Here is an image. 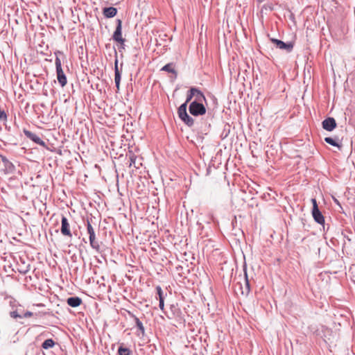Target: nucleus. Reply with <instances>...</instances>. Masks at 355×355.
<instances>
[{
	"instance_id": "6e6552de",
	"label": "nucleus",
	"mask_w": 355,
	"mask_h": 355,
	"mask_svg": "<svg viewBox=\"0 0 355 355\" xmlns=\"http://www.w3.org/2000/svg\"><path fill=\"white\" fill-rule=\"evenodd\" d=\"M311 202L313 205L312 216L314 220L320 225H323L324 223V218L318 208L315 198H312Z\"/></svg>"
},
{
	"instance_id": "a211bd4d",
	"label": "nucleus",
	"mask_w": 355,
	"mask_h": 355,
	"mask_svg": "<svg viewBox=\"0 0 355 355\" xmlns=\"http://www.w3.org/2000/svg\"><path fill=\"white\" fill-rule=\"evenodd\" d=\"M82 302V299L78 296L70 297L67 300V304L73 308L78 307Z\"/></svg>"
},
{
	"instance_id": "0eeeda50",
	"label": "nucleus",
	"mask_w": 355,
	"mask_h": 355,
	"mask_svg": "<svg viewBox=\"0 0 355 355\" xmlns=\"http://www.w3.org/2000/svg\"><path fill=\"white\" fill-rule=\"evenodd\" d=\"M116 23V28L112 35V40L119 44H123V42H125V39L122 37V21L117 19Z\"/></svg>"
},
{
	"instance_id": "4be33fe9",
	"label": "nucleus",
	"mask_w": 355,
	"mask_h": 355,
	"mask_svg": "<svg viewBox=\"0 0 355 355\" xmlns=\"http://www.w3.org/2000/svg\"><path fill=\"white\" fill-rule=\"evenodd\" d=\"M55 342L52 338L45 340L42 344V348L44 349H49L55 346Z\"/></svg>"
},
{
	"instance_id": "b1692460",
	"label": "nucleus",
	"mask_w": 355,
	"mask_h": 355,
	"mask_svg": "<svg viewBox=\"0 0 355 355\" xmlns=\"http://www.w3.org/2000/svg\"><path fill=\"white\" fill-rule=\"evenodd\" d=\"M132 354V351L123 346V344H121L118 349V354L119 355H130Z\"/></svg>"
},
{
	"instance_id": "9d476101",
	"label": "nucleus",
	"mask_w": 355,
	"mask_h": 355,
	"mask_svg": "<svg viewBox=\"0 0 355 355\" xmlns=\"http://www.w3.org/2000/svg\"><path fill=\"white\" fill-rule=\"evenodd\" d=\"M3 166V171L6 174H15L16 172V166L13 162L8 159L7 157H1Z\"/></svg>"
},
{
	"instance_id": "39448f33",
	"label": "nucleus",
	"mask_w": 355,
	"mask_h": 355,
	"mask_svg": "<svg viewBox=\"0 0 355 355\" xmlns=\"http://www.w3.org/2000/svg\"><path fill=\"white\" fill-rule=\"evenodd\" d=\"M178 114L179 118L189 127H191L194 124L193 119L190 116L186 108L185 104H181L180 106L178 109Z\"/></svg>"
},
{
	"instance_id": "cd10ccee",
	"label": "nucleus",
	"mask_w": 355,
	"mask_h": 355,
	"mask_svg": "<svg viewBox=\"0 0 355 355\" xmlns=\"http://www.w3.org/2000/svg\"><path fill=\"white\" fill-rule=\"evenodd\" d=\"M159 307L162 311H164V300H159Z\"/></svg>"
},
{
	"instance_id": "2eb2a0df",
	"label": "nucleus",
	"mask_w": 355,
	"mask_h": 355,
	"mask_svg": "<svg viewBox=\"0 0 355 355\" xmlns=\"http://www.w3.org/2000/svg\"><path fill=\"white\" fill-rule=\"evenodd\" d=\"M143 157H129V159L127 162L129 167L134 166L135 168H139V166L142 165L141 160Z\"/></svg>"
},
{
	"instance_id": "f8f14e48",
	"label": "nucleus",
	"mask_w": 355,
	"mask_h": 355,
	"mask_svg": "<svg viewBox=\"0 0 355 355\" xmlns=\"http://www.w3.org/2000/svg\"><path fill=\"white\" fill-rule=\"evenodd\" d=\"M60 232L61 234L64 236H68L70 238L72 237L69 220L64 216H62Z\"/></svg>"
},
{
	"instance_id": "a878e982",
	"label": "nucleus",
	"mask_w": 355,
	"mask_h": 355,
	"mask_svg": "<svg viewBox=\"0 0 355 355\" xmlns=\"http://www.w3.org/2000/svg\"><path fill=\"white\" fill-rule=\"evenodd\" d=\"M324 141L326 143H327L331 146H338V144L337 141H336V139L332 137H325Z\"/></svg>"
},
{
	"instance_id": "4468645a",
	"label": "nucleus",
	"mask_w": 355,
	"mask_h": 355,
	"mask_svg": "<svg viewBox=\"0 0 355 355\" xmlns=\"http://www.w3.org/2000/svg\"><path fill=\"white\" fill-rule=\"evenodd\" d=\"M336 125V121L333 117H327L322 122V128L329 132L334 130Z\"/></svg>"
},
{
	"instance_id": "6ab92c4d",
	"label": "nucleus",
	"mask_w": 355,
	"mask_h": 355,
	"mask_svg": "<svg viewBox=\"0 0 355 355\" xmlns=\"http://www.w3.org/2000/svg\"><path fill=\"white\" fill-rule=\"evenodd\" d=\"M129 315L133 318V320L135 322V326L138 329V330L140 331V333L142 335H144L145 329L143 325V323L140 321L139 318H137L135 315H134L133 313H131L130 312H129Z\"/></svg>"
},
{
	"instance_id": "f03ea898",
	"label": "nucleus",
	"mask_w": 355,
	"mask_h": 355,
	"mask_svg": "<svg viewBox=\"0 0 355 355\" xmlns=\"http://www.w3.org/2000/svg\"><path fill=\"white\" fill-rule=\"evenodd\" d=\"M54 54L55 55V64L57 79L60 86L64 87L67 83V79L62 70L61 60L60 58V55H64V53L60 51H56Z\"/></svg>"
},
{
	"instance_id": "423d86ee",
	"label": "nucleus",
	"mask_w": 355,
	"mask_h": 355,
	"mask_svg": "<svg viewBox=\"0 0 355 355\" xmlns=\"http://www.w3.org/2000/svg\"><path fill=\"white\" fill-rule=\"evenodd\" d=\"M189 111L191 115L198 116L206 113V107L201 102L192 101L189 106Z\"/></svg>"
},
{
	"instance_id": "f3484780",
	"label": "nucleus",
	"mask_w": 355,
	"mask_h": 355,
	"mask_svg": "<svg viewBox=\"0 0 355 355\" xmlns=\"http://www.w3.org/2000/svg\"><path fill=\"white\" fill-rule=\"evenodd\" d=\"M117 8L113 6L105 7L103 9V14L106 18H112L117 14Z\"/></svg>"
},
{
	"instance_id": "20e7f679",
	"label": "nucleus",
	"mask_w": 355,
	"mask_h": 355,
	"mask_svg": "<svg viewBox=\"0 0 355 355\" xmlns=\"http://www.w3.org/2000/svg\"><path fill=\"white\" fill-rule=\"evenodd\" d=\"M5 300H8L9 306L12 309L9 313L10 317L13 319H17L18 317H20L19 314L21 313V311L24 306L21 304H20L19 302L12 296L6 297Z\"/></svg>"
},
{
	"instance_id": "7ed1b4c3",
	"label": "nucleus",
	"mask_w": 355,
	"mask_h": 355,
	"mask_svg": "<svg viewBox=\"0 0 355 355\" xmlns=\"http://www.w3.org/2000/svg\"><path fill=\"white\" fill-rule=\"evenodd\" d=\"M87 232L89 234V244L90 246L93 250H94L96 252L100 253L101 252V247L99 243V241L96 238V234L94 232V229L92 227L90 221L89 219L87 220Z\"/></svg>"
},
{
	"instance_id": "c85d7f7f",
	"label": "nucleus",
	"mask_w": 355,
	"mask_h": 355,
	"mask_svg": "<svg viewBox=\"0 0 355 355\" xmlns=\"http://www.w3.org/2000/svg\"><path fill=\"white\" fill-rule=\"evenodd\" d=\"M125 49V42H123V44H119V49L121 51V49Z\"/></svg>"
},
{
	"instance_id": "f257e3e1",
	"label": "nucleus",
	"mask_w": 355,
	"mask_h": 355,
	"mask_svg": "<svg viewBox=\"0 0 355 355\" xmlns=\"http://www.w3.org/2000/svg\"><path fill=\"white\" fill-rule=\"evenodd\" d=\"M24 133L27 138L40 146V150L44 154H48L50 152H53V150L51 149L49 146H51L52 148L53 147L49 143L48 139L46 140V142H45L38 135L26 129L24 130Z\"/></svg>"
},
{
	"instance_id": "412c9836",
	"label": "nucleus",
	"mask_w": 355,
	"mask_h": 355,
	"mask_svg": "<svg viewBox=\"0 0 355 355\" xmlns=\"http://www.w3.org/2000/svg\"><path fill=\"white\" fill-rule=\"evenodd\" d=\"M194 97H195V100L193 101L201 102V103H202L203 101L206 102V98H205L204 94L202 92L201 90H200L197 87H196V91L195 92Z\"/></svg>"
},
{
	"instance_id": "bb28decb",
	"label": "nucleus",
	"mask_w": 355,
	"mask_h": 355,
	"mask_svg": "<svg viewBox=\"0 0 355 355\" xmlns=\"http://www.w3.org/2000/svg\"><path fill=\"white\" fill-rule=\"evenodd\" d=\"M156 291H157V295H158L159 300H164L163 291H162L161 286H157L156 287Z\"/></svg>"
},
{
	"instance_id": "9b49d317",
	"label": "nucleus",
	"mask_w": 355,
	"mask_h": 355,
	"mask_svg": "<svg viewBox=\"0 0 355 355\" xmlns=\"http://www.w3.org/2000/svg\"><path fill=\"white\" fill-rule=\"evenodd\" d=\"M114 54H115V60H114V83L115 86L117 90H119L120 83L121 79V71L119 69L118 66V58H117V52L116 49L114 48Z\"/></svg>"
},
{
	"instance_id": "1a4fd4ad",
	"label": "nucleus",
	"mask_w": 355,
	"mask_h": 355,
	"mask_svg": "<svg viewBox=\"0 0 355 355\" xmlns=\"http://www.w3.org/2000/svg\"><path fill=\"white\" fill-rule=\"evenodd\" d=\"M270 40L277 48L285 50L288 53L291 52L293 49L294 43L293 42H284L276 38H270Z\"/></svg>"
},
{
	"instance_id": "ddd939ff",
	"label": "nucleus",
	"mask_w": 355,
	"mask_h": 355,
	"mask_svg": "<svg viewBox=\"0 0 355 355\" xmlns=\"http://www.w3.org/2000/svg\"><path fill=\"white\" fill-rule=\"evenodd\" d=\"M209 164L207 168V173L209 174L211 171V168L216 169L222 164L221 157H211V159L208 160Z\"/></svg>"
},
{
	"instance_id": "aec40b11",
	"label": "nucleus",
	"mask_w": 355,
	"mask_h": 355,
	"mask_svg": "<svg viewBox=\"0 0 355 355\" xmlns=\"http://www.w3.org/2000/svg\"><path fill=\"white\" fill-rule=\"evenodd\" d=\"M196 91V87H191L187 92V98L184 103L182 104L186 105V108H187L188 103L192 100V98L195 96V92Z\"/></svg>"
},
{
	"instance_id": "dca6fc26",
	"label": "nucleus",
	"mask_w": 355,
	"mask_h": 355,
	"mask_svg": "<svg viewBox=\"0 0 355 355\" xmlns=\"http://www.w3.org/2000/svg\"><path fill=\"white\" fill-rule=\"evenodd\" d=\"M160 70L173 74L172 77L173 79H176L178 77V72L175 69V63L173 62H169L165 64Z\"/></svg>"
},
{
	"instance_id": "393cba45",
	"label": "nucleus",
	"mask_w": 355,
	"mask_h": 355,
	"mask_svg": "<svg viewBox=\"0 0 355 355\" xmlns=\"http://www.w3.org/2000/svg\"><path fill=\"white\" fill-rule=\"evenodd\" d=\"M19 315L20 317H18V318H27L34 315V313L29 311H24V309L23 308L21 313Z\"/></svg>"
},
{
	"instance_id": "5701e85b",
	"label": "nucleus",
	"mask_w": 355,
	"mask_h": 355,
	"mask_svg": "<svg viewBox=\"0 0 355 355\" xmlns=\"http://www.w3.org/2000/svg\"><path fill=\"white\" fill-rule=\"evenodd\" d=\"M244 277H245V289L246 294H248L250 291V285L248 277L247 268L245 266L243 267Z\"/></svg>"
},
{
	"instance_id": "c756f323",
	"label": "nucleus",
	"mask_w": 355,
	"mask_h": 355,
	"mask_svg": "<svg viewBox=\"0 0 355 355\" xmlns=\"http://www.w3.org/2000/svg\"><path fill=\"white\" fill-rule=\"evenodd\" d=\"M105 47H106V49L110 48V44H107L105 45Z\"/></svg>"
}]
</instances>
